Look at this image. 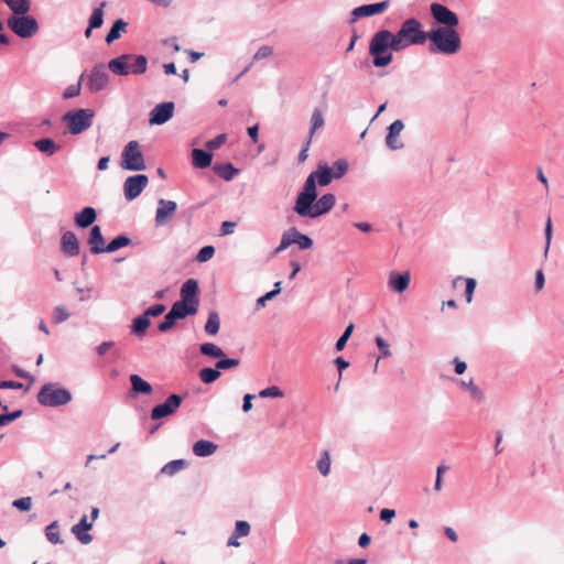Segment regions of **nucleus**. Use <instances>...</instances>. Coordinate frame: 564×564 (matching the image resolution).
I'll return each mask as SVG.
<instances>
[{
  "label": "nucleus",
  "instance_id": "f257e3e1",
  "mask_svg": "<svg viewBox=\"0 0 564 564\" xmlns=\"http://www.w3.org/2000/svg\"><path fill=\"white\" fill-rule=\"evenodd\" d=\"M395 40V35L388 30H380L375 33L370 41L369 54L373 57L372 63L376 67H384L392 62V53H387V50L400 51Z\"/></svg>",
  "mask_w": 564,
  "mask_h": 564
},
{
  "label": "nucleus",
  "instance_id": "f03ea898",
  "mask_svg": "<svg viewBox=\"0 0 564 564\" xmlns=\"http://www.w3.org/2000/svg\"><path fill=\"white\" fill-rule=\"evenodd\" d=\"M431 44L429 51L431 53H441L453 55L462 47V39L456 29L434 28L429 31Z\"/></svg>",
  "mask_w": 564,
  "mask_h": 564
},
{
  "label": "nucleus",
  "instance_id": "7ed1b4c3",
  "mask_svg": "<svg viewBox=\"0 0 564 564\" xmlns=\"http://www.w3.org/2000/svg\"><path fill=\"white\" fill-rule=\"evenodd\" d=\"M108 68L115 75H142L148 69V58L144 55L121 54L108 63Z\"/></svg>",
  "mask_w": 564,
  "mask_h": 564
},
{
  "label": "nucleus",
  "instance_id": "20e7f679",
  "mask_svg": "<svg viewBox=\"0 0 564 564\" xmlns=\"http://www.w3.org/2000/svg\"><path fill=\"white\" fill-rule=\"evenodd\" d=\"M427 34L429 31H423L422 23L415 18L404 20L399 31L394 33L400 51L411 45L424 44L429 37Z\"/></svg>",
  "mask_w": 564,
  "mask_h": 564
},
{
  "label": "nucleus",
  "instance_id": "39448f33",
  "mask_svg": "<svg viewBox=\"0 0 564 564\" xmlns=\"http://www.w3.org/2000/svg\"><path fill=\"white\" fill-rule=\"evenodd\" d=\"M72 400V393L53 383L44 384L37 392V402L45 406L57 408L65 405Z\"/></svg>",
  "mask_w": 564,
  "mask_h": 564
},
{
  "label": "nucleus",
  "instance_id": "423d86ee",
  "mask_svg": "<svg viewBox=\"0 0 564 564\" xmlns=\"http://www.w3.org/2000/svg\"><path fill=\"white\" fill-rule=\"evenodd\" d=\"M95 112L91 109H76L66 112L62 120L67 123L72 134H79L93 124Z\"/></svg>",
  "mask_w": 564,
  "mask_h": 564
},
{
  "label": "nucleus",
  "instance_id": "0eeeda50",
  "mask_svg": "<svg viewBox=\"0 0 564 564\" xmlns=\"http://www.w3.org/2000/svg\"><path fill=\"white\" fill-rule=\"evenodd\" d=\"M121 167L127 171H143L147 169L144 156L138 141H129L121 153Z\"/></svg>",
  "mask_w": 564,
  "mask_h": 564
},
{
  "label": "nucleus",
  "instance_id": "6e6552de",
  "mask_svg": "<svg viewBox=\"0 0 564 564\" xmlns=\"http://www.w3.org/2000/svg\"><path fill=\"white\" fill-rule=\"evenodd\" d=\"M316 181L308 175L301 192L297 194L293 210L300 216L305 209L311 210V204L317 199Z\"/></svg>",
  "mask_w": 564,
  "mask_h": 564
},
{
  "label": "nucleus",
  "instance_id": "1a4fd4ad",
  "mask_svg": "<svg viewBox=\"0 0 564 564\" xmlns=\"http://www.w3.org/2000/svg\"><path fill=\"white\" fill-rule=\"evenodd\" d=\"M7 24L14 34L22 39L31 37L35 33V19L26 14L9 17Z\"/></svg>",
  "mask_w": 564,
  "mask_h": 564
},
{
  "label": "nucleus",
  "instance_id": "9d476101",
  "mask_svg": "<svg viewBox=\"0 0 564 564\" xmlns=\"http://www.w3.org/2000/svg\"><path fill=\"white\" fill-rule=\"evenodd\" d=\"M431 15L434 21L442 25L443 29H456L459 19L455 12L449 10L446 6L434 2L431 4Z\"/></svg>",
  "mask_w": 564,
  "mask_h": 564
},
{
  "label": "nucleus",
  "instance_id": "9b49d317",
  "mask_svg": "<svg viewBox=\"0 0 564 564\" xmlns=\"http://www.w3.org/2000/svg\"><path fill=\"white\" fill-rule=\"evenodd\" d=\"M183 397L176 393L170 394L163 403L155 405L151 411V419L156 421L174 414L183 402Z\"/></svg>",
  "mask_w": 564,
  "mask_h": 564
},
{
  "label": "nucleus",
  "instance_id": "f8f14e48",
  "mask_svg": "<svg viewBox=\"0 0 564 564\" xmlns=\"http://www.w3.org/2000/svg\"><path fill=\"white\" fill-rule=\"evenodd\" d=\"M336 203V197L332 193H326L311 204V210H304L300 216L305 218H317L327 214L333 209Z\"/></svg>",
  "mask_w": 564,
  "mask_h": 564
},
{
  "label": "nucleus",
  "instance_id": "ddd939ff",
  "mask_svg": "<svg viewBox=\"0 0 564 564\" xmlns=\"http://www.w3.org/2000/svg\"><path fill=\"white\" fill-rule=\"evenodd\" d=\"M149 184V177L145 174H135L126 178L123 183V194L128 202L135 199L141 195Z\"/></svg>",
  "mask_w": 564,
  "mask_h": 564
},
{
  "label": "nucleus",
  "instance_id": "4468645a",
  "mask_svg": "<svg viewBox=\"0 0 564 564\" xmlns=\"http://www.w3.org/2000/svg\"><path fill=\"white\" fill-rule=\"evenodd\" d=\"M109 83V75L105 70L104 64H98L93 67L88 75L87 88L90 93H98L104 90Z\"/></svg>",
  "mask_w": 564,
  "mask_h": 564
},
{
  "label": "nucleus",
  "instance_id": "2eb2a0df",
  "mask_svg": "<svg viewBox=\"0 0 564 564\" xmlns=\"http://www.w3.org/2000/svg\"><path fill=\"white\" fill-rule=\"evenodd\" d=\"M174 102L165 101L156 105L151 111L149 122L152 126H161L167 122L174 113Z\"/></svg>",
  "mask_w": 564,
  "mask_h": 564
},
{
  "label": "nucleus",
  "instance_id": "dca6fc26",
  "mask_svg": "<svg viewBox=\"0 0 564 564\" xmlns=\"http://www.w3.org/2000/svg\"><path fill=\"white\" fill-rule=\"evenodd\" d=\"M158 208L155 213V226L161 227L166 225L175 215L177 204L174 200L160 198L158 200Z\"/></svg>",
  "mask_w": 564,
  "mask_h": 564
},
{
  "label": "nucleus",
  "instance_id": "f3484780",
  "mask_svg": "<svg viewBox=\"0 0 564 564\" xmlns=\"http://www.w3.org/2000/svg\"><path fill=\"white\" fill-rule=\"evenodd\" d=\"M389 6H390V1L383 0L381 2L362 4L360 7H357L351 11L352 18H351L350 22H355L356 20H358L360 18L380 14V13L384 12L389 8Z\"/></svg>",
  "mask_w": 564,
  "mask_h": 564
},
{
  "label": "nucleus",
  "instance_id": "a211bd4d",
  "mask_svg": "<svg viewBox=\"0 0 564 564\" xmlns=\"http://www.w3.org/2000/svg\"><path fill=\"white\" fill-rule=\"evenodd\" d=\"M181 300L184 303L193 305L198 310L199 306V286L195 279L186 280L181 288Z\"/></svg>",
  "mask_w": 564,
  "mask_h": 564
},
{
  "label": "nucleus",
  "instance_id": "6ab92c4d",
  "mask_svg": "<svg viewBox=\"0 0 564 564\" xmlns=\"http://www.w3.org/2000/svg\"><path fill=\"white\" fill-rule=\"evenodd\" d=\"M403 129H404V123L400 119H397L388 127V133L386 135V144L390 150L397 151V150H401L404 148L403 142L398 140V137L400 135V133Z\"/></svg>",
  "mask_w": 564,
  "mask_h": 564
},
{
  "label": "nucleus",
  "instance_id": "aec40b11",
  "mask_svg": "<svg viewBox=\"0 0 564 564\" xmlns=\"http://www.w3.org/2000/svg\"><path fill=\"white\" fill-rule=\"evenodd\" d=\"M61 250L67 257H76L79 254V240L73 231L67 230L62 235Z\"/></svg>",
  "mask_w": 564,
  "mask_h": 564
},
{
  "label": "nucleus",
  "instance_id": "412c9836",
  "mask_svg": "<svg viewBox=\"0 0 564 564\" xmlns=\"http://www.w3.org/2000/svg\"><path fill=\"white\" fill-rule=\"evenodd\" d=\"M93 528V522H88L87 516H83L78 523L72 527V533L82 544H89L93 535L87 533Z\"/></svg>",
  "mask_w": 564,
  "mask_h": 564
},
{
  "label": "nucleus",
  "instance_id": "4be33fe9",
  "mask_svg": "<svg viewBox=\"0 0 564 564\" xmlns=\"http://www.w3.org/2000/svg\"><path fill=\"white\" fill-rule=\"evenodd\" d=\"M88 243L91 246V253L99 254L105 252V239L101 234V228L98 225L90 228Z\"/></svg>",
  "mask_w": 564,
  "mask_h": 564
},
{
  "label": "nucleus",
  "instance_id": "5701e85b",
  "mask_svg": "<svg viewBox=\"0 0 564 564\" xmlns=\"http://www.w3.org/2000/svg\"><path fill=\"white\" fill-rule=\"evenodd\" d=\"M389 288L394 292L402 293L404 292L410 284V273L403 272H391L388 281Z\"/></svg>",
  "mask_w": 564,
  "mask_h": 564
},
{
  "label": "nucleus",
  "instance_id": "b1692460",
  "mask_svg": "<svg viewBox=\"0 0 564 564\" xmlns=\"http://www.w3.org/2000/svg\"><path fill=\"white\" fill-rule=\"evenodd\" d=\"M97 218V213L94 207H84L82 212L75 215V224L79 228H88Z\"/></svg>",
  "mask_w": 564,
  "mask_h": 564
},
{
  "label": "nucleus",
  "instance_id": "393cba45",
  "mask_svg": "<svg viewBox=\"0 0 564 564\" xmlns=\"http://www.w3.org/2000/svg\"><path fill=\"white\" fill-rule=\"evenodd\" d=\"M213 154L203 149L192 150V164L195 169H206L210 166Z\"/></svg>",
  "mask_w": 564,
  "mask_h": 564
},
{
  "label": "nucleus",
  "instance_id": "a878e982",
  "mask_svg": "<svg viewBox=\"0 0 564 564\" xmlns=\"http://www.w3.org/2000/svg\"><path fill=\"white\" fill-rule=\"evenodd\" d=\"M217 451V445L214 442L199 440L193 445V453L197 457H208Z\"/></svg>",
  "mask_w": 564,
  "mask_h": 564
},
{
  "label": "nucleus",
  "instance_id": "bb28decb",
  "mask_svg": "<svg viewBox=\"0 0 564 564\" xmlns=\"http://www.w3.org/2000/svg\"><path fill=\"white\" fill-rule=\"evenodd\" d=\"M197 308L194 307L193 305H189L187 303H184L182 301H176L175 303H173L170 312L172 314H174V316L177 318V319H184L186 318L187 316L189 315H194L197 313Z\"/></svg>",
  "mask_w": 564,
  "mask_h": 564
},
{
  "label": "nucleus",
  "instance_id": "cd10ccee",
  "mask_svg": "<svg viewBox=\"0 0 564 564\" xmlns=\"http://www.w3.org/2000/svg\"><path fill=\"white\" fill-rule=\"evenodd\" d=\"M150 325L151 319L144 314H141L132 319L130 332L137 337H143Z\"/></svg>",
  "mask_w": 564,
  "mask_h": 564
},
{
  "label": "nucleus",
  "instance_id": "c85d7f7f",
  "mask_svg": "<svg viewBox=\"0 0 564 564\" xmlns=\"http://www.w3.org/2000/svg\"><path fill=\"white\" fill-rule=\"evenodd\" d=\"M319 186H327L332 183L333 175L330 173V167L326 164L318 165V167L310 174Z\"/></svg>",
  "mask_w": 564,
  "mask_h": 564
},
{
  "label": "nucleus",
  "instance_id": "c756f323",
  "mask_svg": "<svg viewBox=\"0 0 564 564\" xmlns=\"http://www.w3.org/2000/svg\"><path fill=\"white\" fill-rule=\"evenodd\" d=\"M213 170L220 178L225 181H231L239 174V170L236 169L230 162L215 164Z\"/></svg>",
  "mask_w": 564,
  "mask_h": 564
},
{
  "label": "nucleus",
  "instance_id": "7c9ffc66",
  "mask_svg": "<svg viewBox=\"0 0 564 564\" xmlns=\"http://www.w3.org/2000/svg\"><path fill=\"white\" fill-rule=\"evenodd\" d=\"M130 382H131V389L134 393L148 395V394H151L153 391L152 386L148 381H145L143 378H141L139 375H131Z\"/></svg>",
  "mask_w": 564,
  "mask_h": 564
},
{
  "label": "nucleus",
  "instance_id": "2f4dec72",
  "mask_svg": "<svg viewBox=\"0 0 564 564\" xmlns=\"http://www.w3.org/2000/svg\"><path fill=\"white\" fill-rule=\"evenodd\" d=\"M128 23L123 19H117L109 32L106 35L107 44H111L113 41L121 36V33L126 31Z\"/></svg>",
  "mask_w": 564,
  "mask_h": 564
},
{
  "label": "nucleus",
  "instance_id": "473e14b6",
  "mask_svg": "<svg viewBox=\"0 0 564 564\" xmlns=\"http://www.w3.org/2000/svg\"><path fill=\"white\" fill-rule=\"evenodd\" d=\"M12 11V15L26 14L31 9L30 0H2Z\"/></svg>",
  "mask_w": 564,
  "mask_h": 564
},
{
  "label": "nucleus",
  "instance_id": "72a5a7b5",
  "mask_svg": "<svg viewBox=\"0 0 564 564\" xmlns=\"http://www.w3.org/2000/svg\"><path fill=\"white\" fill-rule=\"evenodd\" d=\"M220 328V318L216 311L208 314L207 322L205 323L204 330L209 336H215Z\"/></svg>",
  "mask_w": 564,
  "mask_h": 564
},
{
  "label": "nucleus",
  "instance_id": "f704fd0d",
  "mask_svg": "<svg viewBox=\"0 0 564 564\" xmlns=\"http://www.w3.org/2000/svg\"><path fill=\"white\" fill-rule=\"evenodd\" d=\"M131 243V239L126 235H119L113 238L108 245L105 247V252L111 253L123 247H127Z\"/></svg>",
  "mask_w": 564,
  "mask_h": 564
},
{
  "label": "nucleus",
  "instance_id": "c9c22d12",
  "mask_svg": "<svg viewBox=\"0 0 564 564\" xmlns=\"http://www.w3.org/2000/svg\"><path fill=\"white\" fill-rule=\"evenodd\" d=\"M61 149V145L56 144L51 138H42L37 140V151H41L47 155H53Z\"/></svg>",
  "mask_w": 564,
  "mask_h": 564
},
{
  "label": "nucleus",
  "instance_id": "e433bc0d",
  "mask_svg": "<svg viewBox=\"0 0 564 564\" xmlns=\"http://www.w3.org/2000/svg\"><path fill=\"white\" fill-rule=\"evenodd\" d=\"M199 350H200L202 355L208 356L212 358L219 359L221 357H225L224 350L219 346H217L216 344H213V343L202 344L199 347Z\"/></svg>",
  "mask_w": 564,
  "mask_h": 564
},
{
  "label": "nucleus",
  "instance_id": "4c0bfd02",
  "mask_svg": "<svg viewBox=\"0 0 564 564\" xmlns=\"http://www.w3.org/2000/svg\"><path fill=\"white\" fill-rule=\"evenodd\" d=\"M291 235H293V243L299 245L300 249H310L313 246V240L302 232H300L295 227L290 229Z\"/></svg>",
  "mask_w": 564,
  "mask_h": 564
},
{
  "label": "nucleus",
  "instance_id": "58836bf2",
  "mask_svg": "<svg viewBox=\"0 0 564 564\" xmlns=\"http://www.w3.org/2000/svg\"><path fill=\"white\" fill-rule=\"evenodd\" d=\"M106 7V2H101L100 7L95 8L89 18L88 25L90 29H98L104 23V8Z\"/></svg>",
  "mask_w": 564,
  "mask_h": 564
},
{
  "label": "nucleus",
  "instance_id": "ea45409f",
  "mask_svg": "<svg viewBox=\"0 0 564 564\" xmlns=\"http://www.w3.org/2000/svg\"><path fill=\"white\" fill-rule=\"evenodd\" d=\"M324 123H325V120H324L322 110L318 108H315L312 113V118H311V128H310L308 138L312 139L315 131L317 129L322 128L324 126Z\"/></svg>",
  "mask_w": 564,
  "mask_h": 564
},
{
  "label": "nucleus",
  "instance_id": "a19ab883",
  "mask_svg": "<svg viewBox=\"0 0 564 564\" xmlns=\"http://www.w3.org/2000/svg\"><path fill=\"white\" fill-rule=\"evenodd\" d=\"M219 377L220 371L216 367H205L199 370V379L206 384L215 382Z\"/></svg>",
  "mask_w": 564,
  "mask_h": 564
},
{
  "label": "nucleus",
  "instance_id": "79ce46f5",
  "mask_svg": "<svg viewBox=\"0 0 564 564\" xmlns=\"http://www.w3.org/2000/svg\"><path fill=\"white\" fill-rule=\"evenodd\" d=\"M186 465H187V463L184 459H174V460H171L167 464H165L161 471L169 476H173L177 471L183 469Z\"/></svg>",
  "mask_w": 564,
  "mask_h": 564
},
{
  "label": "nucleus",
  "instance_id": "37998d69",
  "mask_svg": "<svg viewBox=\"0 0 564 564\" xmlns=\"http://www.w3.org/2000/svg\"><path fill=\"white\" fill-rule=\"evenodd\" d=\"M45 535L47 540L53 544H58L63 542L59 535V527L57 521H54L46 527Z\"/></svg>",
  "mask_w": 564,
  "mask_h": 564
},
{
  "label": "nucleus",
  "instance_id": "c03bdc74",
  "mask_svg": "<svg viewBox=\"0 0 564 564\" xmlns=\"http://www.w3.org/2000/svg\"><path fill=\"white\" fill-rule=\"evenodd\" d=\"M348 171V163L344 159H339L334 162L333 166L330 167V173L333 175L334 180H338L343 177Z\"/></svg>",
  "mask_w": 564,
  "mask_h": 564
},
{
  "label": "nucleus",
  "instance_id": "a18cd8bd",
  "mask_svg": "<svg viewBox=\"0 0 564 564\" xmlns=\"http://www.w3.org/2000/svg\"><path fill=\"white\" fill-rule=\"evenodd\" d=\"M460 386L466 388L468 391H469V394L470 397L480 402L484 398V394H482V391L480 390V388L478 386H476L473 381V379H470L468 382L464 381V380H460L459 381Z\"/></svg>",
  "mask_w": 564,
  "mask_h": 564
},
{
  "label": "nucleus",
  "instance_id": "49530a36",
  "mask_svg": "<svg viewBox=\"0 0 564 564\" xmlns=\"http://www.w3.org/2000/svg\"><path fill=\"white\" fill-rule=\"evenodd\" d=\"M375 340H376V344L380 351V356L377 359L376 365H375V371H377L379 359L389 357L391 355V351H390L389 344L381 336H377Z\"/></svg>",
  "mask_w": 564,
  "mask_h": 564
},
{
  "label": "nucleus",
  "instance_id": "de8ad7c7",
  "mask_svg": "<svg viewBox=\"0 0 564 564\" xmlns=\"http://www.w3.org/2000/svg\"><path fill=\"white\" fill-rule=\"evenodd\" d=\"M317 468L323 476H327L330 471V456L327 451H324L317 462Z\"/></svg>",
  "mask_w": 564,
  "mask_h": 564
},
{
  "label": "nucleus",
  "instance_id": "09e8293b",
  "mask_svg": "<svg viewBox=\"0 0 564 564\" xmlns=\"http://www.w3.org/2000/svg\"><path fill=\"white\" fill-rule=\"evenodd\" d=\"M176 321L177 318L174 316V314H172L170 311L166 313V315L164 316V319L163 322H161L159 325H158V330L160 333H166L169 332L170 329H172L174 327V325L176 324Z\"/></svg>",
  "mask_w": 564,
  "mask_h": 564
},
{
  "label": "nucleus",
  "instance_id": "8fccbe9b",
  "mask_svg": "<svg viewBox=\"0 0 564 564\" xmlns=\"http://www.w3.org/2000/svg\"><path fill=\"white\" fill-rule=\"evenodd\" d=\"M84 79V74H82L79 76V79L76 84H72L69 85L63 93V97L65 99H70V98H74L76 96H78L80 94V90H82V82Z\"/></svg>",
  "mask_w": 564,
  "mask_h": 564
},
{
  "label": "nucleus",
  "instance_id": "3c124183",
  "mask_svg": "<svg viewBox=\"0 0 564 564\" xmlns=\"http://www.w3.org/2000/svg\"><path fill=\"white\" fill-rule=\"evenodd\" d=\"M240 364V359L238 358H228V357H221L218 359V361L216 362V368L220 371V370H227V369H231V368H235L237 366H239Z\"/></svg>",
  "mask_w": 564,
  "mask_h": 564
},
{
  "label": "nucleus",
  "instance_id": "603ef678",
  "mask_svg": "<svg viewBox=\"0 0 564 564\" xmlns=\"http://www.w3.org/2000/svg\"><path fill=\"white\" fill-rule=\"evenodd\" d=\"M354 327H355V326H354V324H352V323H350V324L345 328L344 333L341 334V336H340V337L338 338V340L336 341L335 349H336L337 351H341V350L345 348V346H346V344H347V341H348L349 337L351 336V333H352V330H354Z\"/></svg>",
  "mask_w": 564,
  "mask_h": 564
},
{
  "label": "nucleus",
  "instance_id": "864d4df0",
  "mask_svg": "<svg viewBox=\"0 0 564 564\" xmlns=\"http://www.w3.org/2000/svg\"><path fill=\"white\" fill-rule=\"evenodd\" d=\"M215 254V248L213 246H205L200 248L198 253L195 257V260L198 262H206L210 260Z\"/></svg>",
  "mask_w": 564,
  "mask_h": 564
},
{
  "label": "nucleus",
  "instance_id": "5fc2aeb1",
  "mask_svg": "<svg viewBox=\"0 0 564 564\" xmlns=\"http://www.w3.org/2000/svg\"><path fill=\"white\" fill-rule=\"evenodd\" d=\"M260 398H282L284 392L276 386L268 387L259 392Z\"/></svg>",
  "mask_w": 564,
  "mask_h": 564
},
{
  "label": "nucleus",
  "instance_id": "6e6d98bb",
  "mask_svg": "<svg viewBox=\"0 0 564 564\" xmlns=\"http://www.w3.org/2000/svg\"><path fill=\"white\" fill-rule=\"evenodd\" d=\"M12 506L20 511H30L33 506V499L31 497L17 499L12 502Z\"/></svg>",
  "mask_w": 564,
  "mask_h": 564
},
{
  "label": "nucleus",
  "instance_id": "4d7b16f0",
  "mask_svg": "<svg viewBox=\"0 0 564 564\" xmlns=\"http://www.w3.org/2000/svg\"><path fill=\"white\" fill-rule=\"evenodd\" d=\"M293 243V235H291L290 229L282 235L280 245L274 249V253H279L285 250Z\"/></svg>",
  "mask_w": 564,
  "mask_h": 564
},
{
  "label": "nucleus",
  "instance_id": "13d9d810",
  "mask_svg": "<svg viewBox=\"0 0 564 564\" xmlns=\"http://www.w3.org/2000/svg\"><path fill=\"white\" fill-rule=\"evenodd\" d=\"M227 141V134L226 133H220L218 134L217 137H215L214 139L209 140L206 142V148L209 149L210 151L213 150H217L218 148H220L225 142Z\"/></svg>",
  "mask_w": 564,
  "mask_h": 564
},
{
  "label": "nucleus",
  "instance_id": "bf43d9fd",
  "mask_svg": "<svg viewBox=\"0 0 564 564\" xmlns=\"http://www.w3.org/2000/svg\"><path fill=\"white\" fill-rule=\"evenodd\" d=\"M68 317H69V314L64 306L55 307V310L53 312V322L55 324H61V323L65 322Z\"/></svg>",
  "mask_w": 564,
  "mask_h": 564
},
{
  "label": "nucleus",
  "instance_id": "052dcab7",
  "mask_svg": "<svg viewBox=\"0 0 564 564\" xmlns=\"http://www.w3.org/2000/svg\"><path fill=\"white\" fill-rule=\"evenodd\" d=\"M166 307L164 304H155V305H152L150 306L149 308H147L143 314L151 318V317H158L160 316L161 314H163L165 312Z\"/></svg>",
  "mask_w": 564,
  "mask_h": 564
},
{
  "label": "nucleus",
  "instance_id": "680f3d73",
  "mask_svg": "<svg viewBox=\"0 0 564 564\" xmlns=\"http://www.w3.org/2000/svg\"><path fill=\"white\" fill-rule=\"evenodd\" d=\"M251 527L247 521L239 520L236 522L234 533L239 536H247L250 533Z\"/></svg>",
  "mask_w": 564,
  "mask_h": 564
},
{
  "label": "nucleus",
  "instance_id": "e2e57ef3",
  "mask_svg": "<svg viewBox=\"0 0 564 564\" xmlns=\"http://www.w3.org/2000/svg\"><path fill=\"white\" fill-rule=\"evenodd\" d=\"M273 54V48L269 45H262L253 55V62L268 58Z\"/></svg>",
  "mask_w": 564,
  "mask_h": 564
},
{
  "label": "nucleus",
  "instance_id": "0e129e2a",
  "mask_svg": "<svg viewBox=\"0 0 564 564\" xmlns=\"http://www.w3.org/2000/svg\"><path fill=\"white\" fill-rule=\"evenodd\" d=\"M552 232H553V229H552V220H551V217L549 216L547 219H546V223H545V230H544V234H545V250H544V254L546 256L547 252H549V249H550V245H551V239H552Z\"/></svg>",
  "mask_w": 564,
  "mask_h": 564
},
{
  "label": "nucleus",
  "instance_id": "69168bd1",
  "mask_svg": "<svg viewBox=\"0 0 564 564\" xmlns=\"http://www.w3.org/2000/svg\"><path fill=\"white\" fill-rule=\"evenodd\" d=\"M475 289H476V280L473 278L466 279L465 297H466L467 303L471 302Z\"/></svg>",
  "mask_w": 564,
  "mask_h": 564
},
{
  "label": "nucleus",
  "instance_id": "338daca9",
  "mask_svg": "<svg viewBox=\"0 0 564 564\" xmlns=\"http://www.w3.org/2000/svg\"><path fill=\"white\" fill-rule=\"evenodd\" d=\"M395 517V511L393 509L384 508L380 511V520L390 523Z\"/></svg>",
  "mask_w": 564,
  "mask_h": 564
},
{
  "label": "nucleus",
  "instance_id": "774afa93",
  "mask_svg": "<svg viewBox=\"0 0 564 564\" xmlns=\"http://www.w3.org/2000/svg\"><path fill=\"white\" fill-rule=\"evenodd\" d=\"M275 297V293L267 292L264 295L260 296L256 302V308L260 310L265 306V303Z\"/></svg>",
  "mask_w": 564,
  "mask_h": 564
}]
</instances>
